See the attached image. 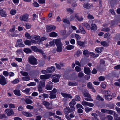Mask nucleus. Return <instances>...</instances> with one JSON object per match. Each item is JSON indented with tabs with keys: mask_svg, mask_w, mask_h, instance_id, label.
<instances>
[{
	"mask_svg": "<svg viewBox=\"0 0 120 120\" xmlns=\"http://www.w3.org/2000/svg\"><path fill=\"white\" fill-rule=\"evenodd\" d=\"M64 113L66 114H67L72 112L70 110V108L69 107H66V108L64 109Z\"/></svg>",
	"mask_w": 120,
	"mask_h": 120,
	"instance_id": "14",
	"label": "nucleus"
},
{
	"mask_svg": "<svg viewBox=\"0 0 120 120\" xmlns=\"http://www.w3.org/2000/svg\"><path fill=\"white\" fill-rule=\"evenodd\" d=\"M60 77V75L58 74H55L53 75L52 76V78L54 79H59Z\"/></svg>",
	"mask_w": 120,
	"mask_h": 120,
	"instance_id": "36",
	"label": "nucleus"
},
{
	"mask_svg": "<svg viewBox=\"0 0 120 120\" xmlns=\"http://www.w3.org/2000/svg\"><path fill=\"white\" fill-rule=\"evenodd\" d=\"M83 7L87 9H88L91 8V6L89 4H83Z\"/></svg>",
	"mask_w": 120,
	"mask_h": 120,
	"instance_id": "22",
	"label": "nucleus"
},
{
	"mask_svg": "<svg viewBox=\"0 0 120 120\" xmlns=\"http://www.w3.org/2000/svg\"><path fill=\"white\" fill-rule=\"evenodd\" d=\"M31 48L32 50L36 52L42 53V50L40 49H39L38 48L35 46H33L31 47Z\"/></svg>",
	"mask_w": 120,
	"mask_h": 120,
	"instance_id": "4",
	"label": "nucleus"
},
{
	"mask_svg": "<svg viewBox=\"0 0 120 120\" xmlns=\"http://www.w3.org/2000/svg\"><path fill=\"white\" fill-rule=\"evenodd\" d=\"M14 94L17 96H20L21 95L20 90L19 89H15L13 91Z\"/></svg>",
	"mask_w": 120,
	"mask_h": 120,
	"instance_id": "11",
	"label": "nucleus"
},
{
	"mask_svg": "<svg viewBox=\"0 0 120 120\" xmlns=\"http://www.w3.org/2000/svg\"><path fill=\"white\" fill-rule=\"evenodd\" d=\"M96 99L97 100L101 101H103L104 100V99L99 95H97L96 96Z\"/></svg>",
	"mask_w": 120,
	"mask_h": 120,
	"instance_id": "39",
	"label": "nucleus"
},
{
	"mask_svg": "<svg viewBox=\"0 0 120 120\" xmlns=\"http://www.w3.org/2000/svg\"><path fill=\"white\" fill-rule=\"evenodd\" d=\"M90 55L93 57H97L99 56V54H95L93 52H90Z\"/></svg>",
	"mask_w": 120,
	"mask_h": 120,
	"instance_id": "26",
	"label": "nucleus"
},
{
	"mask_svg": "<svg viewBox=\"0 0 120 120\" xmlns=\"http://www.w3.org/2000/svg\"><path fill=\"white\" fill-rule=\"evenodd\" d=\"M3 74V75L5 77H7L9 75V73L7 71H4Z\"/></svg>",
	"mask_w": 120,
	"mask_h": 120,
	"instance_id": "60",
	"label": "nucleus"
},
{
	"mask_svg": "<svg viewBox=\"0 0 120 120\" xmlns=\"http://www.w3.org/2000/svg\"><path fill=\"white\" fill-rule=\"evenodd\" d=\"M75 17L79 21H81L83 20V18L82 17L78 16L77 14H75Z\"/></svg>",
	"mask_w": 120,
	"mask_h": 120,
	"instance_id": "28",
	"label": "nucleus"
},
{
	"mask_svg": "<svg viewBox=\"0 0 120 120\" xmlns=\"http://www.w3.org/2000/svg\"><path fill=\"white\" fill-rule=\"evenodd\" d=\"M62 45L57 46L56 51L58 52H61L62 50Z\"/></svg>",
	"mask_w": 120,
	"mask_h": 120,
	"instance_id": "19",
	"label": "nucleus"
},
{
	"mask_svg": "<svg viewBox=\"0 0 120 120\" xmlns=\"http://www.w3.org/2000/svg\"><path fill=\"white\" fill-rule=\"evenodd\" d=\"M10 12L11 14L14 15L16 13V11L15 10L12 9L10 11Z\"/></svg>",
	"mask_w": 120,
	"mask_h": 120,
	"instance_id": "52",
	"label": "nucleus"
},
{
	"mask_svg": "<svg viewBox=\"0 0 120 120\" xmlns=\"http://www.w3.org/2000/svg\"><path fill=\"white\" fill-rule=\"evenodd\" d=\"M29 62L32 65H34L38 63L36 59L33 56H30L28 58Z\"/></svg>",
	"mask_w": 120,
	"mask_h": 120,
	"instance_id": "1",
	"label": "nucleus"
},
{
	"mask_svg": "<svg viewBox=\"0 0 120 120\" xmlns=\"http://www.w3.org/2000/svg\"><path fill=\"white\" fill-rule=\"evenodd\" d=\"M84 72L86 74H89L91 72V71L88 68L85 67L84 69Z\"/></svg>",
	"mask_w": 120,
	"mask_h": 120,
	"instance_id": "12",
	"label": "nucleus"
},
{
	"mask_svg": "<svg viewBox=\"0 0 120 120\" xmlns=\"http://www.w3.org/2000/svg\"><path fill=\"white\" fill-rule=\"evenodd\" d=\"M49 36L51 37H55L57 36V33L53 32L50 34Z\"/></svg>",
	"mask_w": 120,
	"mask_h": 120,
	"instance_id": "30",
	"label": "nucleus"
},
{
	"mask_svg": "<svg viewBox=\"0 0 120 120\" xmlns=\"http://www.w3.org/2000/svg\"><path fill=\"white\" fill-rule=\"evenodd\" d=\"M47 31L48 32L54 30L56 28L55 26L52 25H47L46 26Z\"/></svg>",
	"mask_w": 120,
	"mask_h": 120,
	"instance_id": "3",
	"label": "nucleus"
},
{
	"mask_svg": "<svg viewBox=\"0 0 120 120\" xmlns=\"http://www.w3.org/2000/svg\"><path fill=\"white\" fill-rule=\"evenodd\" d=\"M24 43L26 45L28 46H30L31 45L30 40H26L24 41Z\"/></svg>",
	"mask_w": 120,
	"mask_h": 120,
	"instance_id": "35",
	"label": "nucleus"
},
{
	"mask_svg": "<svg viewBox=\"0 0 120 120\" xmlns=\"http://www.w3.org/2000/svg\"><path fill=\"white\" fill-rule=\"evenodd\" d=\"M45 85V83L44 82L42 81H40L39 84L38 85V86L43 87H44Z\"/></svg>",
	"mask_w": 120,
	"mask_h": 120,
	"instance_id": "41",
	"label": "nucleus"
},
{
	"mask_svg": "<svg viewBox=\"0 0 120 120\" xmlns=\"http://www.w3.org/2000/svg\"><path fill=\"white\" fill-rule=\"evenodd\" d=\"M75 69L76 71L77 72H80L81 71V68L78 66L75 67Z\"/></svg>",
	"mask_w": 120,
	"mask_h": 120,
	"instance_id": "55",
	"label": "nucleus"
},
{
	"mask_svg": "<svg viewBox=\"0 0 120 120\" xmlns=\"http://www.w3.org/2000/svg\"><path fill=\"white\" fill-rule=\"evenodd\" d=\"M22 79L23 80L28 81L30 80V77L29 76L23 77Z\"/></svg>",
	"mask_w": 120,
	"mask_h": 120,
	"instance_id": "51",
	"label": "nucleus"
},
{
	"mask_svg": "<svg viewBox=\"0 0 120 120\" xmlns=\"http://www.w3.org/2000/svg\"><path fill=\"white\" fill-rule=\"evenodd\" d=\"M22 40L21 39H19L17 40V45L21 47H23L25 45L22 42Z\"/></svg>",
	"mask_w": 120,
	"mask_h": 120,
	"instance_id": "9",
	"label": "nucleus"
},
{
	"mask_svg": "<svg viewBox=\"0 0 120 120\" xmlns=\"http://www.w3.org/2000/svg\"><path fill=\"white\" fill-rule=\"evenodd\" d=\"M92 108H89L88 107H86L85 109V110L87 112H88L90 111H92Z\"/></svg>",
	"mask_w": 120,
	"mask_h": 120,
	"instance_id": "46",
	"label": "nucleus"
},
{
	"mask_svg": "<svg viewBox=\"0 0 120 120\" xmlns=\"http://www.w3.org/2000/svg\"><path fill=\"white\" fill-rule=\"evenodd\" d=\"M82 25L85 27L88 30H89L90 29V27L89 25L86 22H84L82 23Z\"/></svg>",
	"mask_w": 120,
	"mask_h": 120,
	"instance_id": "20",
	"label": "nucleus"
},
{
	"mask_svg": "<svg viewBox=\"0 0 120 120\" xmlns=\"http://www.w3.org/2000/svg\"><path fill=\"white\" fill-rule=\"evenodd\" d=\"M82 54V52L81 51L79 50H78L77 51L75 55V56L76 57H78Z\"/></svg>",
	"mask_w": 120,
	"mask_h": 120,
	"instance_id": "23",
	"label": "nucleus"
},
{
	"mask_svg": "<svg viewBox=\"0 0 120 120\" xmlns=\"http://www.w3.org/2000/svg\"><path fill=\"white\" fill-rule=\"evenodd\" d=\"M32 37V39H35L36 40H38V41L40 40V38L39 36L36 35H33Z\"/></svg>",
	"mask_w": 120,
	"mask_h": 120,
	"instance_id": "33",
	"label": "nucleus"
},
{
	"mask_svg": "<svg viewBox=\"0 0 120 120\" xmlns=\"http://www.w3.org/2000/svg\"><path fill=\"white\" fill-rule=\"evenodd\" d=\"M51 74H49L45 75H42L40 76V78L41 79H47L49 78L51 76Z\"/></svg>",
	"mask_w": 120,
	"mask_h": 120,
	"instance_id": "7",
	"label": "nucleus"
},
{
	"mask_svg": "<svg viewBox=\"0 0 120 120\" xmlns=\"http://www.w3.org/2000/svg\"><path fill=\"white\" fill-rule=\"evenodd\" d=\"M84 96L85 97H87L88 98H91V96L89 94L87 93L86 92L84 93Z\"/></svg>",
	"mask_w": 120,
	"mask_h": 120,
	"instance_id": "59",
	"label": "nucleus"
},
{
	"mask_svg": "<svg viewBox=\"0 0 120 120\" xmlns=\"http://www.w3.org/2000/svg\"><path fill=\"white\" fill-rule=\"evenodd\" d=\"M22 113L26 116L28 117H30L32 116V115L30 112H25L23 111L22 112Z\"/></svg>",
	"mask_w": 120,
	"mask_h": 120,
	"instance_id": "13",
	"label": "nucleus"
},
{
	"mask_svg": "<svg viewBox=\"0 0 120 120\" xmlns=\"http://www.w3.org/2000/svg\"><path fill=\"white\" fill-rule=\"evenodd\" d=\"M43 104L45 106V107H46L47 106H49L50 105V103L48 102L45 101L43 102Z\"/></svg>",
	"mask_w": 120,
	"mask_h": 120,
	"instance_id": "48",
	"label": "nucleus"
},
{
	"mask_svg": "<svg viewBox=\"0 0 120 120\" xmlns=\"http://www.w3.org/2000/svg\"><path fill=\"white\" fill-rule=\"evenodd\" d=\"M62 21L64 22L65 23H66L69 24L70 22L69 21L65 18H63L62 19Z\"/></svg>",
	"mask_w": 120,
	"mask_h": 120,
	"instance_id": "49",
	"label": "nucleus"
},
{
	"mask_svg": "<svg viewBox=\"0 0 120 120\" xmlns=\"http://www.w3.org/2000/svg\"><path fill=\"white\" fill-rule=\"evenodd\" d=\"M115 69L118 70L120 69V64L114 67Z\"/></svg>",
	"mask_w": 120,
	"mask_h": 120,
	"instance_id": "63",
	"label": "nucleus"
},
{
	"mask_svg": "<svg viewBox=\"0 0 120 120\" xmlns=\"http://www.w3.org/2000/svg\"><path fill=\"white\" fill-rule=\"evenodd\" d=\"M24 101L26 104H31L33 103L32 101L28 98H26L25 99Z\"/></svg>",
	"mask_w": 120,
	"mask_h": 120,
	"instance_id": "21",
	"label": "nucleus"
},
{
	"mask_svg": "<svg viewBox=\"0 0 120 120\" xmlns=\"http://www.w3.org/2000/svg\"><path fill=\"white\" fill-rule=\"evenodd\" d=\"M55 43L54 40H53V41L49 42V46H54L55 45Z\"/></svg>",
	"mask_w": 120,
	"mask_h": 120,
	"instance_id": "53",
	"label": "nucleus"
},
{
	"mask_svg": "<svg viewBox=\"0 0 120 120\" xmlns=\"http://www.w3.org/2000/svg\"><path fill=\"white\" fill-rule=\"evenodd\" d=\"M91 28L92 30L95 31L97 30V27L95 24H92L91 25Z\"/></svg>",
	"mask_w": 120,
	"mask_h": 120,
	"instance_id": "18",
	"label": "nucleus"
},
{
	"mask_svg": "<svg viewBox=\"0 0 120 120\" xmlns=\"http://www.w3.org/2000/svg\"><path fill=\"white\" fill-rule=\"evenodd\" d=\"M55 70V68L53 66H52L50 67H48L47 69V72L50 73L53 72Z\"/></svg>",
	"mask_w": 120,
	"mask_h": 120,
	"instance_id": "10",
	"label": "nucleus"
},
{
	"mask_svg": "<svg viewBox=\"0 0 120 120\" xmlns=\"http://www.w3.org/2000/svg\"><path fill=\"white\" fill-rule=\"evenodd\" d=\"M23 51L24 52L27 54L32 52L31 50L29 48H25L24 49Z\"/></svg>",
	"mask_w": 120,
	"mask_h": 120,
	"instance_id": "27",
	"label": "nucleus"
},
{
	"mask_svg": "<svg viewBox=\"0 0 120 120\" xmlns=\"http://www.w3.org/2000/svg\"><path fill=\"white\" fill-rule=\"evenodd\" d=\"M0 84L2 85H4L6 84L7 82L6 81V78L3 76L0 75Z\"/></svg>",
	"mask_w": 120,
	"mask_h": 120,
	"instance_id": "2",
	"label": "nucleus"
},
{
	"mask_svg": "<svg viewBox=\"0 0 120 120\" xmlns=\"http://www.w3.org/2000/svg\"><path fill=\"white\" fill-rule=\"evenodd\" d=\"M30 90V88H26L25 90H22V91L23 92H24L26 94H28Z\"/></svg>",
	"mask_w": 120,
	"mask_h": 120,
	"instance_id": "37",
	"label": "nucleus"
},
{
	"mask_svg": "<svg viewBox=\"0 0 120 120\" xmlns=\"http://www.w3.org/2000/svg\"><path fill=\"white\" fill-rule=\"evenodd\" d=\"M31 25L28 23H26L25 24V27L27 29L30 28L31 27Z\"/></svg>",
	"mask_w": 120,
	"mask_h": 120,
	"instance_id": "57",
	"label": "nucleus"
},
{
	"mask_svg": "<svg viewBox=\"0 0 120 120\" xmlns=\"http://www.w3.org/2000/svg\"><path fill=\"white\" fill-rule=\"evenodd\" d=\"M74 46L71 45H69L67 46L66 48L68 50H70L74 49Z\"/></svg>",
	"mask_w": 120,
	"mask_h": 120,
	"instance_id": "29",
	"label": "nucleus"
},
{
	"mask_svg": "<svg viewBox=\"0 0 120 120\" xmlns=\"http://www.w3.org/2000/svg\"><path fill=\"white\" fill-rule=\"evenodd\" d=\"M105 99L108 100L110 101L112 99V96L110 95H105Z\"/></svg>",
	"mask_w": 120,
	"mask_h": 120,
	"instance_id": "24",
	"label": "nucleus"
},
{
	"mask_svg": "<svg viewBox=\"0 0 120 120\" xmlns=\"http://www.w3.org/2000/svg\"><path fill=\"white\" fill-rule=\"evenodd\" d=\"M90 53L87 50H84L83 52V53L84 55H86L90 54Z\"/></svg>",
	"mask_w": 120,
	"mask_h": 120,
	"instance_id": "45",
	"label": "nucleus"
},
{
	"mask_svg": "<svg viewBox=\"0 0 120 120\" xmlns=\"http://www.w3.org/2000/svg\"><path fill=\"white\" fill-rule=\"evenodd\" d=\"M61 94L63 97L68 99L69 98L71 99L72 98V96L69 94L61 92Z\"/></svg>",
	"mask_w": 120,
	"mask_h": 120,
	"instance_id": "5",
	"label": "nucleus"
},
{
	"mask_svg": "<svg viewBox=\"0 0 120 120\" xmlns=\"http://www.w3.org/2000/svg\"><path fill=\"white\" fill-rule=\"evenodd\" d=\"M87 86L88 88L91 89H93V87L92 85V84L90 82L88 83L87 85Z\"/></svg>",
	"mask_w": 120,
	"mask_h": 120,
	"instance_id": "56",
	"label": "nucleus"
},
{
	"mask_svg": "<svg viewBox=\"0 0 120 120\" xmlns=\"http://www.w3.org/2000/svg\"><path fill=\"white\" fill-rule=\"evenodd\" d=\"M0 15L2 17H6V16L7 14L5 11L3 10L0 11Z\"/></svg>",
	"mask_w": 120,
	"mask_h": 120,
	"instance_id": "17",
	"label": "nucleus"
},
{
	"mask_svg": "<svg viewBox=\"0 0 120 120\" xmlns=\"http://www.w3.org/2000/svg\"><path fill=\"white\" fill-rule=\"evenodd\" d=\"M84 76V74L83 73L80 72L78 73V77H79L82 78Z\"/></svg>",
	"mask_w": 120,
	"mask_h": 120,
	"instance_id": "54",
	"label": "nucleus"
},
{
	"mask_svg": "<svg viewBox=\"0 0 120 120\" xmlns=\"http://www.w3.org/2000/svg\"><path fill=\"white\" fill-rule=\"evenodd\" d=\"M36 85V83L34 82H31L27 84V86H34Z\"/></svg>",
	"mask_w": 120,
	"mask_h": 120,
	"instance_id": "50",
	"label": "nucleus"
},
{
	"mask_svg": "<svg viewBox=\"0 0 120 120\" xmlns=\"http://www.w3.org/2000/svg\"><path fill=\"white\" fill-rule=\"evenodd\" d=\"M76 104V102L75 101V100L74 99H72V101H71L69 104V105L74 106Z\"/></svg>",
	"mask_w": 120,
	"mask_h": 120,
	"instance_id": "43",
	"label": "nucleus"
},
{
	"mask_svg": "<svg viewBox=\"0 0 120 120\" xmlns=\"http://www.w3.org/2000/svg\"><path fill=\"white\" fill-rule=\"evenodd\" d=\"M20 73L22 75L25 76H27L28 75V73L27 72H24L23 71H21Z\"/></svg>",
	"mask_w": 120,
	"mask_h": 120,
	"instance_id": "40",
	"label": "nucleus"
},
{
	"mask_svg": "<svg viewBox=\"0 0 120 120\" xmlns=\"http://www.w3.org/2000/svg\"><path fill=\"white\" fill-rule=\"evenodd\" d=\"M110 30V29L108 27L103 28L101 29V31L105 32H108Z\"/></svg>",
	"mask_w": 120,
	"mask_h": 120,
	"instance_id": "32",
	"label": "nucleus"
},
{
	"mask_svg": "<svg viewBox=\"0 0 120 120\" xmlns=\"http://www.w3.org/2000/svg\"><path fill=\"white\" fill-rule=\"evenodd\" d=\"M53 86L49 85H46V89L48 90H50L52 88Z\"/></svg>",
	"mask_w": 120,
	"mask_h": 120,
	"instance_id": "38",
	"label": "nucleus"
},
{
	"mask_svg": "<svg viewBox=\"0 0 120 120\" xmlns=\"http://www.w3.org/2000/svg\"><path fill=\"white\" fill-rule=\"evenodd\" d=\"M46 39L45 37H42L40 40L38 41V44H40L43 41Z\"/></svg>",
	"mask_w": 120,
	"mask_h": 120,
	"instance_id": "42",
	"label": "nucleus"
},
{
	"mask_svg": "<svg viewBox=\"0 0 120 120\" xmlns=\"http://www.w3.org/2000/svg\"><path fill=\"white\" fill-rule=\"evenodd\" d=\"M5 112L7 115L8 116H11L14 114V112L13 110L10 109H7L5 110Z\"/></svg>",
	"mask_w": 120,
	"mask_h": 120,
	"instance_id": "8",
	"label": "nucleus"
},
{
	"mask_svg": "<svg viewBox=\"0 0 120 120\" xmlns=\"http://www.w3.org/2000/svg\"><path fill=\"white\" fill-rule=\"evenodd\" d=\"M68 84L70 86H77L78 85V83L75 82H68Z\"/></svg>",
	"mask_w": 120,
	"mask_h": 120,
	"instance_id": "16",
	"label": "nucleus"
},
{
	"mask_svg": "<svg viewBox=\"0 0 120 120\" xmlns=\"http://www.w3.org/2000/svg\"><path fill=\"white\" fill-rule=\"evenodd\" d=\"M115 109L116 110L117 113H118L119 114H120V108L117 107H115Z\"/></svg>",
	"mask_w": 120,
	"mask_h": 120,
	"instance_id": "64",
	"label": "nucleus"
},
{
	"mask_svg": "<svg viewBox=\"0 0 120 120\" xmlns=\"http://www.w3.org/2000/svg\"><path fill=\"white\" fill-rule=\"evenodd\" d=\"M50 95L49 98L51 99L55 98L56 96V94L52 93H51L50 94Z\"/></svg>",
	"mask_w": 120,
	"mask_h": 120,
	"instance_id": "34",
	"label": "nucleus"
},
{
	"mask_svg": "<svg viewBox=\"0 0 120 120\" xmlns=\"http://www.w3.org/2000/svg\"><path fill=\"white\" fill-rule=\"evenodd\" d=\"M33 6L36 7H38L39 6L37 2H34L33 3Z\"/></svg>",
	"mask_w": 120,
	"mask_h": 120,
	"instance_id": "62",
	"label": "nucleus"
},
{
	"mask_svg": "<svg viewBox=\"0 0 120 120\" xmlns=\"http://www.w3.org/2000/svg\"><path fill=\"white\" fill-rule=\"evenodd\" d=\"M77 43L78 45L81 46H83L85 44L83 42H82L79 41H77Z\"/></svg>",
	"mask_w": 120,
	"mask_h": 120,
	"instance_id": "31",
	"label": "nucleus"
},
{
	"mask_svg": "<svg viewBox=\"0 0 120 120\" xmlns=\"http://www.w3.org/2000/svg\"><path fill=\"white\" fill-rule=\"evenodd\" d=\"M102 47L98 48L95 49V51L96 52L98 53H101L102 50Z\"/></svg>",
	"mask_w": 120,
	"mask_h": 120,
	"instance_id": "25",
	"label": "nucleus"
},
{
	"mask_svg": "<svg viewBox=\"0 0 120 120\" xmlns=\"http://www.w3.org/2000/svg\"><path fill=\"white\" fill-rule=\"evenodd\" d=\"M54 41L56 45V46L62 45V44L61 43V41L60 39H57L55 40H54Z\"/></svg>",
	"mask_w": 120,
	"mask_h": 120,
	"instance_id": "15",
	"label": "nucleus"
},
{
	"mask_svg": "<svg viewBox=\"0 0 120 120\" xmlns=\"http://www.w3.org/2000/svg\"><path fill=\"white\" fill-rule=\"evenodd\" d=\"M25 36L26 37L27 39H30L31 38V37L30 36L29 34L27 32H26L25 34Z\"/></svg>",
	"mask_w": 120,
	"mask_h": 120,
	"instance_id": "47",
	"label": "nucleus"
},
{
	"mask_svg": "<svg viewBox=\"0 0 120 120\" xmlns=\"http://www.w3.org/2000/svg\"><path fill=\"white\" fill-rule=\"evenodd\" d=\"M101 45L104 46H108L109 45L107 44L105 41H103L101 42Z\"/></svg>",
	"mask_w": 120,
	"mask_h": 120,
	"instance_id": "44",
	"label": "nucleus"
},
{
	"mask_svg": "<svg viewBox=\"0 0 120 120\" xmlns=\"http://www.w3.org/2000/svg\"><path fill=\"white\" fill-rule=\"evenodd\" d=\"M29 16L27 14H24L22 15L19 18L22 21H26L28 19Z\"/></svg>",
	"mask_w": 120,
	"mask_h": 120,
	"instance_id": "6",
	"label": "nucleus"
},
{
	"mask_svg": "<svg viewBox=\"0 0 120 120\" xmlns=\"http://www.w3.org/2000/svg\"><path fill=\"white\" fill-rule=\"evenodd\" d=\"M75 36L76 39L77 41L79 40L81 38V37L78 34H75Z\"/></svg>",
	"mask_w": 120,
	"mask_h": 120,
	"instance_id": "58",
	"label": "nucleus"
},
{
	"mask_svg": "<svg viewBox=\"0 0 120 120\" xmlns=\"http://www.w3.org/2000/svg\"><path fill=\"white\" fill-rule=\"evenodd\" d=\"M114 112L112 110H108L107 113L110 115H112L113 114Z\"/></svg>",
	"mask_w": 120,
	"mask_h": 120,
	"instance_id": "61",
	"label": "nucleus"
}]
</instances>
